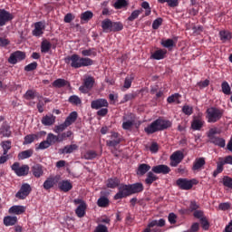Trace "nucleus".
<instances>
[{
	"mask_svg": "<svg viewBox=\"0 0 232 232\" xmlns=\"http://www.w3.org/2000/svg\"><path fill=\"white\" fill-rule=\"evenodd\" d=\"M12 19H14V14L5 9H0V26H5Z\"/></svg>",
	"mask_w": 232,
	"mask_h": 232,
	"instance_id": "nucleus-14",
	"label": "nucleus"
},
{
	"mask_svg": "<svg viewBox=\"0 0 232 232\" xmlns=\"http://www.w3.org/2000/svg\"><path fill=\"white\" fill-rule=\"evenodd\" d=\"M93 84H95V78L90 75L85 76L83 83L79 87V90L82 93H88L93 88Z\"/></svg>",
	"mask_w": 232,
	"mask_h": 232,
	"instance_id": "nucleus-7",
	"label": "nucleus"
},
{
	"mask_svg": "<svg viewBox=\"0 0 232 232\" xmlns=\"http://www.w3.org/2000/svg\"><path fill=\"white\" fill-rule=\"evenodd\" d=\"M55 142H59V136H55L53 133H49L47 135L46 140L42 141L40 146H44V144H48V146H52V144H55Z\"/></svg>",
	"mask_w": 232,
	"mask_h": 232,
	"instance_id": "nucleus-21",
	"label": "nucleus"
},
{
	"mask_svg": "<svg viewBox=\"0 0 232 232\" xmlns=\"http://www.w3.org/2000/svg\"><path fill=\"white\" fill-rule=\"evenodd\" d=\"M124 25L121 22H112V32H121Z\"/></svg>",
	"mask_w": 232,
	"mask_h": 232,
	"instance_id": "nucleus-52",
	"label": "nucleus"
},
{
	"mask_svg": "<svg viewBox=\"0 0 232 232\" xmlns=\"http://www.w3.org/2000/svg\"><path fill=\"white\" fill-rule=\"evenodd\" d=\"M200 208V205H198L197 203V201L195 200H191L189 207H188V211H190L191 213H193V211H197L198 210V208Z\"/></svg>",
	"mask_w": 232,
	"mask_h": 232,
	"instance_id": "nucleus-56",
	"label": "nucleus"
},
{
	"mask_svg": "<svg viewBox=\"0 0 232 232\" xmlns=\"http://www.w3.org/2000/svg\"><path fill=\"white\" fill-rule=\"evenodd\" d=\"M133 82V77L132 76H127L124 81L123 87L127 90L131 88V83Z\"/></svg>",
	"mask_w": 232,
	"mask_h": 232,
	"instance_id": "nucleus-60",
	"label": "nucleus"
},
{
	"mask_svg": "<svg viewBox=\"0 0 232 232\" xmlns=\"http://www.w3.org/2000/svg\"><path fill=\"white\" fill-rule=\"evenodd\" d=\"M150 169H151V166H150L149 164H140L137 169V175H140V177H143V175H146L148 171H150Z\"/></svg>",
	"mask_w": 232,
	"mask_h": 232,
	"instance_id": "nucleus-28",
	"label": "nucleus"
},
{
	"mask_svg": "<svg viewBox=\"0 0 232 232\" xmlns=\"http://www.w3.org/2000/svg\"><path fill=\"white\" fill-rule=\"evenodd\" d=\"M127 197H131L130 185L121 184L118 187V192L116 195H114V200H121V198H126Z\"/></svg>",
	"mask_w": 232,
	"mask_h": 232,
	"instance_id": "nucleus-4",
	"label": "nucleus"
},
{
	"mask_svg": "<svg viewBox=\"0 0 232 232\" xmlns=\"http://www.w3.org/2000/svg\"><path fill=\"white\" fill-rule=\"evenodd\" d=\"M112 23L113 22L110 19H105L102 22V28L104 34H110L112 32Z\"/></svg>",
	"mask_w": 232,
	"mask_h": 232,
	"instance_id": "nucleus-26",
	"label": "nucleus"
},
{
	"mask_svg": "<svg viewBox=\"0 0 232 232\" xmlns=\"http://www.w3.org/2000/svg\"><path fill=\"white\" fill-rule=\"evenodd\" d=\"M108 106H110V103H108L106 99H97L91 102L92 110H101L102 108H108Z\"/></svg>",
	"mask_w": 232,
	"mask_h": 232,
	"instance_id": "nucleus-15",
	"label": "nucleus"
},
{
	"mask_svg": "<svg viewBox=\"0 0 232 232\" xmlns=\"http://www.w3.org/2000/svg\"><path fill=\"white\" fill-rule=\"evenodd\" d=\"M168 128H171V122L169 120L159 118L145 127L144 131L147 133V135H151L153 133H157V131H163V130H168Z\"/></svg>",
	"mask_w": 232,
	"mask_h": 232,
	"instance_id": "nucleus-2",
	"label": "nucleus"
},
{
	"mask_svg": "<svg viewBox=\"0 0 232 232\" xmlns=\"http://www.w3.org/2000/svg\"><path fill=\"white\" fill-rule=\"evenodd\" d=\"M129 188L130 190V195H135L137 193H142V191H144V185L140 182L129 184Z\"/></svg>",
	"mask_w": 232,
	"mask_h": 232,
	"instance_id": "nucleus-19",
	"label": "nucleus"
},
{
	"mask_svg": "<svg viewBox=\"0 0 232 232\" xmlns=\"http://www.w3.org/2000/svg\"><path fill=\"white\" fill-rule=\"evenodd\" d=\"M199 222L201 224V227H203V229H205V231H208V229H209V221H208V218H201L199 219Z\"/></svg>",
	"mask_w": 232,
	"mask_h": 232,
	"instance_id": "nucleus-57",
	"label": "nucleus"
},
{
	"mask_svg": "<svg viewBox=\"0 0 232 232\" xmlns=\"http://www.w3.org/2000/svg\"><path fill=\"white\" fill-rule=\"evenodd\" d=\"M170 166H172V168H177V166H179L182 160H184V153H182L180 150L175 151L170 156Z\"/></svg>",
	"mask_w": 232,
	"mask_h": 232,
	"instance_id": "nucleus-12",
	"label": "nucleus"
},
{
	"mask_svg": "<svg viewBox=\"0 0 232 232\" xmlns=\"http://www.w3.org/2000/svg\"><path fill=\"white\" fill-rule=\"evenodd\" d=\"M82 55H83V57H95L97 52H95L94 49H86L82 51Z\"/></svg>",
	"mask_w": 232,
	"mask_h": 232,
	"instance_id": "nucleus-47",
	"label": "nucleus"
},
{
	"mask_svg": "<svg viewBox=\"0 0 232 232\" xmlns=\"http://www.w3.org/2000/svg\"><path fill=\"white\" fill-rule=\"evenodd\" d=\"M32 193V186L28 183L22 184L20 189L15 194V198L19 200H24Z\"/></svg>",
	"mask_w": 232,
	"mask_h": 232,
	"instance_id": "nucleus-8",
	"label": "nucleus"
},
{
	"mask_svg": "<svg viewBox=\"0 0 232 232\" xmlns=\"http://www.w3.org/2000/svg\"><path fill=\"white\" fill-rule=\"evenodd\" d=\"M26 211V208L24 206L15 205L9 208V213L11 215H23Z\"/></svg>",
	"mask_w": 232,
	"mask_h": 232,
	"instance_id": "nucleus-24",
	"label": "nucleus"
},
{
	"mask_svg": "<svg viewBox=\"0 0 232 232\" xmlns=\"http://www.w3.org/2000/svg\"><path fill=\"white\" fill-rule=\"evenodd\" d=\"M66 84H68V82L64 79H57L53 82L54 88H63V86H66Z\"/></svg>",
	"mask_w": 232,
	"mask_h": 232,
	"instance_id": "nucleus-46",
	"label": "nucleus"
},
{
	"mask_svg": "<svg viewBox=\"0 0 232 232\" xmlns=\"http://www.w3.org/2000/svg\"><path fill=\"white\" fill-rule=\"evenodd\" d=\"M0 133H1V135H3V137H10L12 132L10 131V127L3 126L0 129Z\"/></svg>",
	"mask_w": 232,
	"mask_h": 232,
	"instance_id": "nucleus-55",
	"label": "nucleus"
},
{
	"mask_svg": "<svg viewBox=\"0 0 232 232\" xmlns=\"http://www.w3.org/2000/svg\"><path fill=\"white\" fill-rule=\"evenodd\" d=\"M206 166V159L204 158H197L193 163L192 170L198 171L202 169Z\"/></svg>",
	"mask_w": 232,
	"mask_h": 232,
	"instance_id": "nucleus-23",
	"label": "nucleus"
},
{
	"mask_svg": "<svg viewBox=\"0 0 232 232\" xmlns=\"http://www.w3.org/2000/svg\"><path fill=\"white\" fill-rule=\"evenodd\" d=\"M151 171L158 175H168L171 171V169L168 165H157L152 167Z\"/></svg>",
	"mask_w": 232,
	"mask_h": 232,
	"instance_id": "nucleus-18",
	"label": "nucleus"
},
{
	"mask_svg": "<svg viewBox=\"0 0 232 232\" xmlns=\"http://www.w3.org/2000/svg\"><path fill=\"white\" fill-rule=\"evenodd\" d=\"M219 37L223 43H226L227 41H230L231 33L228 31H221V32H219Z\"/></svg>",
	"mask_w": 232,
	"mask_h": 232,
	"instance_id": "nucleus-42",
	"label": "nucleus"
},
{
	"mask_svg": "<svg viewBox=\"0 0 232 232\" xmlns=\"http://www.w3.org/2000/svg\"><path fill=\"white\" fill-rule=\"evenodd\" d=\"M77 121V111H72L69 114V116L65 119L64 123L67 126H72L73 122Z\"/></svg>",
	"mask_w": 232,
	"mask_h": 232,
	"instance_id": "nucleus-34",
	"label": "nucleus"
},
{
	"mask_svg": "<svg viewBox=\"0 0 232 232\" xmlns=\"http://www.w3.org/2000/svg\"><path fill=\"white\" fill-rule=\"evenodd\" d=\"M213 144L216 146H226V140H224V138H215Z\"/></svg>",
	"mask_w": 232,
	"mask_h": 232,
	"instance_id": "nucleus-62",
	"label": "nucleus"
},
{
	"mask_svg": "<svg viewBox=\"0 0 232 232\" xmlns=\"http://www.w3.org/2000/svg\"><path fill=\"white\" fill-rule=\"evenodd\" d=\"M142 14V9L134 10L130 15L128 17V21H135L140 14Z\"/></svg>",
	"mask_w": 232,
	"mask_h": 232,
	"instance_id": "nucleus-50",
	"label": "nucleus"
},
{
	"mask_svg": "<svg viewBox=\"0 0 232 232\" xmlns=\"http://www.w3.org/2000/svg\"><path fill=\"white\" fill-rule=\"evenodd\" d=\"M34 155V150L29 149L27 150H24L18 154L19 160H24V159H30Z\"/></svg>",
	"mask_w": 232,
	"mask_h": 232,
	"instance_id": "nucleus-33",
	"label": "nucleus"
},
{
	"mask_svg": "<svg viewBox=\"0 0 232 232\" xmlns=\"http://www.w3.org/2000/svg\"><path fill=\"white\" fill-rule=\"evenodd\" d=\"M222 117H224V110L222 109H218L217 107H210L207 110L208 122H218V121H220Z\"/></svg>",
	"mask_w": 232,
	"mask_h": 232,
	"instance_id": "nucleus-3",
	"label": "nucleus"
},
{
	"mask_svg": "<svg viewBox=\"0 0 232 232\" xmlns=\"http://www.w3.org/2000/svg\"><path fill=\"white\" fill-rule=\"evenodd\" d=\"M161 44L164 48H173V46H175V42L172 39H167L161 41Z\"/></svg>",
	"mask_w": 232,
	"mask_h": 232,
	"instance_id": "nucleus-53",
	"label": "nucleus"
},
{
	"mask_svg": "<svg viewBox=\"0 0 232 232\" xmlns=\"http://www.w3.org/2000/svg\"><path fill=\"white\" fill-rule=\"evenodd\" d=\"M157 180H159V177H157V175L154 174L153 170L149 171L147 173V178L145 179V183L148 186H151V184H153Z\"/></svg>",
	"mask_w": 232,
	"mask_h": 232,
	"instance_id": "nucleus-29",
	"label": "nucleus"
},
{
	"mask_svg": "<svg viewBox=\"0 0 232 232\" xmlns=\"http://www.w3.org/2000/svg\"><path fill=\"white\" fill-rule=\"evenodd\" d=\"M72 133L70 130L62 134H58V140L59 142H63V140H66L68 138L72 137Z\"/></svg>",
	"mask_w": 232,
	"mask_h": 232,
	"instance_id": "nucleus-51",
	"label": "nucleus"
},
{
	"mask_svg": "<svg viewBox=\"0 0 232 232\" xmlns=\"http://www.w3.org/2000/svg\"><path fill=\"white\" fill-rule=\"evenodd\" d=\"M221 89L225 95H231V87L229 86V83L227 82H223L221 83Z\"/></svg>",
	"mask_w": 232,
	"mask_h": 232,
	"instance_id": "nucleus-45",
	"label": "nucleus"
},
{
	"mask_svg": "<svg viewBox=\"0 0 232 232\" xmlns=\"http://www.w3.org/2000/svg\"><path fill=\"white\" fill-rule=\"evenodd\" d=\"M44 135H46V131L44 130L36 132L34 134H28L24 139V145L32 144V142H35V140H39V139H41V137H44Z\"/></svg>",
	"mask_w": 232,
	"mask_h": 232,
	"instance_id": "nucleus-11",
	"label": "nucleus"
},
{
	"mask_svg": "<svg viewBox=\"0 0 232 232\" xmlns=\"http://www.w3.org/2000/svg\"><path fill=\"white\" fill-rule=\"evenodd\" d=\"M68 126L63 122L60 125L55 126L54 133H61V131H64V130H66Z\"/></svg>",
	"mask_w": 232,
	"mask_h": 232,
	"instance_id": "nucleus-61",
	"label": "nucleus"
},
{
	"mask_svg": "<svg viewBox=\"0 0 232 232\" xmlns=\"http://www.w3.org/2000/svg\"><path fill=\"white\" fill-rule=\"evenodd\" d=\"M180 94L174 93L168 97L167 102H169V104H171L173 102H175V104H180Z\"/></svg>",
	"mask_w": 232,
	"mask_h": 232,
	"instance_id": "nucleus-36",
	"label": "nucleus"
},
{
	"mask_svg": "<svg viewBox=\"0 0 232 232\" xmlns=\"http://www.w3.org/2000/svg\"><path fill=\"white\" fill-rule=\"evenodd\" d=\"M158 3H160L161 5L164 3H168L170 8H175V6H179V0H158Z\"/></svg>",
	"mask_w": 232,
	"mask_h": 232,
	"instance_id": "nucleus-48",
	"label": "nucleus"
},
{
	"mask_svg": "<svg viewBox=\"0 0 232 232\" xmlns=\"http://www.w3.org/2000/svg\"><path fill=\"white\" fill-rule=\"evenodd\" d=\"M122 125L121 128L123 130H131L133 128V125L135 124V118L131 114L124 115L122 118Z\"/></svg>",
	"mask_w": 232,
	"mask_h": 232,
	"instance_id": "nucleus-13",
	"label": "nucleus"
},
{
	"mask_svg": "<svg viewBox=\"0 0 232 232\" xmlns=\"http://www.w3.org/2000/svg\"><path fill=\"white\" fill-rule=\"evenodd\" d=\"M46 26L43 22H36L34 23V29L32 32L34 37H41L43 34H44V29Z\"/></svg>",
	"mask_w": 232,
	"mask_h": 232,
	"instance_id": "nucleus-17",
	"label": "nucleus"
},
{
	"mask_svg": "<svg viewBox=\"0 0 232 232\" xmlns=\"http://www.w3.org/2000/svg\"><path fill=\"white\" fill-rule=\"evenodd\" d=\"M69 102L71 104H74V106H79V104H82V101L77 95H72L69 97Z\"/></svg>",
	"mask_w": 232,
	"mask_h": 232,
	"instance_id": "nucleus-44",
	"label": "nucleus"
},
{
	"mask_svg": "<svg viewBox=\"0 0 232 232\" xmlns=\"http://www.w3.org/2000/svg\"><path fill=\"white\" fill-rule=\"evenodd\" d=\"M94 232H108V227L100 224L95 227Z\"/></svg>",
	"mask_w": 232,
	"mask_h": 232,
	"instance_id": "nucleus-64",
	"label": "nucleus"
},
{
	"mask_svg": "<svg viewBox=\"0 0 232 232\" xmlns=\"http://www.w3.org/2000/svg\"><path fill=\"white\" fill-rule=\"evenodd\" d=\"M93 17V13L92 11H85L81 14L82 21H90Z\"/></svg>",
	"mask_w": 232,
	"mask_h": 232,
	"instance_id": "nucleus-49",
	"label": "nucleus"
},
{
	"mask_svg": "<svg viewBox=\"0 0 232 232\" xmlns=\"http://www.w3.org/2000/svg\"><path fill=\"white\" fill-rule=\"evenodd\" d=\"M11 169L14 171L17 177H26V175H28L30 171V167L28 165H23L21 167V164L19 162H14L12 165Z\"/></svg>",
	"mask_w": 232,
	"mask_h": 232,
	"instance_id": "nucleus-5",
	"label": "nucleus"
},
{
	"mask_svg": "<svg viewBox=\"0 0 232 232\" xmlns=\"http://www.w3.org/2000/svg\"><path fill=\"white\" fill-rule=\"evenodd\" d=\"M32 172L34 177H36V179H39L43 177L44 170H43V166L36 164L32 168Z\"/></svg>",
	"mask_w": 232,
	"mask_h": 232,
	"instance_id": "nucleus-32",
	"label": "nucleus"
},
{
	"mask_svg": "<svg viewBox=\"0 0 232 232\" xmlns=\"http://www.w3.org/2000/svg\"><path fill=\"white\" fill-rule=\"evenodd\" d=\"M42 124L44 126H53V124H55V116L53 114L44 116L42 118Z\"/></svg>",
	"mask_w": 232,
	"mask_h": 232,
	"instance_id": "nucleus-27",
	"label": "nucleus"
},
{
	"mask_svg": "<svg viewBox=\"0 0 232 232\" xmlns=\"http://www.w3.org/2000/svg\"><path fill=\"white\" fill-rule=\"evenodd\" d=\"M141 7L145 10V15H150L151 14V7H150V3L148 2H142Z\"/></svg>",
	"mask_w": 232,
	"mask_h": 232,
	"instance_id": "nucleus-58",
	"label": "nucleus"
},
{
	"mask_svg": "<svg viewBox=\"0 0 232 232\" xmlns=\"http://www.w3.org/2000/svg\"><path fill=\"white\" fill-rule=\"evenodd\" d=\"M97 206L99 208H108L110 206V199L106 197H101L97 201Z\"/></svg>",
	"mask_w": 232,
	"mask_h": 232,
	"instance_id": "nucleus-41",
	"label": "nucleus"
},
{
	"mask_svg": "<svg viewBox=\"0 0 232 232\" xmlns=\"http://www.w3.org/2000/svg\"><path fill=\"white\" fill-rule=\"evenodd\" d=\"M177 186L179 187V189H183L185 191H188L193 188V185L195 184V179H182L179 178L176 181Z\"/></svg>",
	"mask_w": 232,
	"mask_h": 232,
	"instance_id": "nucleus-10",
	"label": "nucleus"
},
{
	"mask_svg": "<svg viewBox=\"0 0 232 232\" xmlns=\"http://www.w3.org/2000/svg\"><path fill=\"white\" fill-rule=\"evenodd\" d=\"M204 126V121L202 119H194L191 123L192 130H198Z\"/></svg>",
	"mask_w": 232,
	"mask_h": 232,
	"instance_id": "nucleus-38",
	"label": "nucleus"
},
{
	"mask_svg": "<svg viewBox=\"0 0 232 232\" xmlns=\"http://www.w3.org/2000/svg\"><path fill=\"white\" fill-rule=\"evenodd\" d=\"M58 188L60 191H63V193H68L73 188L72 182L70 180H62L58 183Z\"/></svg>",
	"mask_w": 232,
	"mask_h": 232,
	"instance_id": "nucleus-20",
	"label": "nucleus"
},
{
	"mask_svg": "<svg viewBox=\"0 0 232 232\" xmlns=\"http://www.w3.org/2000/svg\"><path fill=\"white\" fill-rule=\"evenodd\" d=\"M129 5L130 3L128 2V0H116L113 6L116 10H121L122 8H126V6H128Z\"/></svg>",
	"mask_w": 232,
	"mask_h": 232,
	"instance_id": "nucleus-35",
	"label": "nucleus"
},
{
	"mask_svg": "<svg viewBox=\"0 0 232 232\" xmlns=\"http://www.w3.org/2000/svg\"><path fill=\"white\" fill-rule=\"evenodd\" d=\"M37 69V62H33L24 67L25 72H34Z\"/></svg>",
	"mask_w": 232,
	"mask_h": 232,
	"instance_id": "nucleus-59",
	"label": "nucleus"
},
{
	"mask_svg": "<svg viewBox=\"0 0 232 232\" xmlns=\"http://www.w3.org/2000/svg\"><path fill=\"white\" fill-rule=\"evenodd\" d=\"M167 53H168L167 50L159 49L151 54V59H155V61H160V60L164 59V57H166Z\"/></svg>",
	"mask_w": 232,
	"mask_h": 232,
	"instance_id": "nucleus-25",
	"label": "nucleus"
},
{
	"mask_svg": "<svg viewBox=\"0 0 232 232\" xmlns=\"http://www.w3.org/2000/svg\"><path fill=\"white\" fill-rule=\"evenodd\" d=\"M4 224L6 227L10 226H15L17 224V217L15 216H6L4 218Z\"/></svg>",
	"mask_w": 232,
	"mask_h": 232,
	"instance_id": "nucleus-31",
	"label": "nucleus"
},
{
	"mask_svg": "<svg viewBox=\"0 0 232 232\" xmlns=\"http://www.w3.org/2000/svg\"><path fill=\"white\" fill-rule=\"evenodd\" d=\"M75 205L79 206L75 209V214L78 217V218H82V217H85L86 215V209L88 208V205L86 204V201L81 199V198H75L73 200Z\"/></svg>",
	"mask_w": 232,
	"mask_h": 232,
	"instance_id": "nucleus-6",
	"label": "nucleus"
},
{
	"mask_svg": "<svg viewBox=\"0 0 232 232\" xmlns=\"http://www.w3.org/2000/svg\"><path fill=\"white\" fill-rule=\"evenodd\" d=\"M223 186L232 189V178H229V176H225L223 178Z\"/></svg>",
	"mask_w": 232,
	"mask_h": 232,
	"instance_id": "nucleus-54",
	"label": "nucleus"
},
{
	"mask_svg": "<svg viewBox=\"0 0 232 232\" xmlns=\"http://www.w3.org/2000/svg\"><path fill=\"white\" fill-rule=\"evenodd\" d=\"M59 182V176H51L47 178L44 182V189H52L53 186H56Z\"/></svg>",
	"mask_w": 232,
	"mask_h": 232,
	"instance_id": "nucleus-16",
	"label": "nucleus"
},
{
	"mask_svg": "<svg viewBox=\"0 0 232 232\" xmlns=\"http://www.w3.org/2000/svg\"><path fill=\"white\" fill-rule=\"evenodd\" d=\"M106 186L111 189H115V188H119L121 186V179H119L117 177L108 179L106 181Z\"/></svg>",
	"mask_w": 232,
	"mask_h": 232,
	"instance_id": "nucleus-22",
	"label": "nucleus"
},
{
	"mask_svg": "<svg viewBox=\"0 0 232 232\" xmlns=\"http://www.w3.org/2000/svg\"><path fill=\"white\" fill-rule=\"evenodd\" d=\"M26 59V53L23 51H15L14 53H11L10 57L8 58L9 64H17V63H21V61H24Z\"/></svg>",
	"mask_w": 232,
	"mask_h": 232,
	"instance_id": "nucleus-9",
	"label": "nucleus"
},
{
	"mask_svg": "<svg viewBox=\"0 0 232 232\" xmlns=\"http://www.w3.org/2000/svg\"><path fill=\"white\" fill-rule=\"evenodd\" d=\"M84 159H86L87 160H93V159H97V157H99V154L97 151L95 150H87L84 154H83Z\"/></svg>",
	"mask_w": 232,
	"mask_h": 232,
	"instance_id": "nucleus-39",
	"label": "nucleus"
},
{
	"mask_svg": "<svg viewBox=\"0 0 232 232\" xmlns=\"http://www.w3.org/2000/svg\"><path fill=\"white\" fill-rule=\"evenodd\" d=\"M155 226H158V227H164L166 226V220L164 218H160L159 221L152 220L149 223V227H155Z\"/></svg>",
	"mask_w": 232,
	"mask_h": 232,
	"instance_id": "nucleus-40",
	"label": "nucleus"
},
{
	"mask_svg": "<svg viewBox=\"0 0 232 232\" xmlns=\"http://www.w3.org/2000/svg\"><path fill=\"white\" fill-rule=\"evenodd\" d=\"M168 220L169 222V224L173 225V224H177V216L175 213L171 212L169 214L168 216Z\"/></svg>",
	"mask_w": 232,
	"mask_h": 232,
	"instance_id": "nucleus-63",
	"label": "nucleus"
},
{
	"mask_svg": "<svg viewBox=\"0 0 232 232\" xmlns=\"http://www.w3.org/2000/svg\"><path fill=\"white\" fill-rule=\"evenodd\" d=\"M64 63L70 64L72 68L77 69L92 66L93 64V60L88 57L81 58L78 54H72L64 58Z\"/></svg>",
	"mask_w": 232,
	"mask_h": 232,
	"instance_id": "nucleus-1",
	"label": "nucleus"
},
{
	"mask_svg": "<svg viewBox=\"0 0 232 232\" xmlns=\"http://www.w3.org/2000/svg\"><path fill=\"white\" fill-rule=\"evenodd\" d=\"M52 48V43H50L48 40H44L41 44V52L42 53H48L50 52V49Z\"/></svg>",
	"mask_w": 232,
	"mask_h": 232,
	"instance_id": "nucleus-37",
	"label": "nucleus"
},
{
	"mask_svg": "<svg viewBox=\"0 0 232 232\" xmlns=\"http://www.w3.org/2000/svg\"><path fill=\"white\" fill-rule=\"evenodd\" d=\"M77 150V147L73 146H69V147H64L63 149L59 150V154L60 155H66L68 153H73V150Z\"/></svg>",
	"mask_w": 232,
	"mask_h": 232,
	"instance_id": "nucleus-43",
	"label": "nucleus"
},
{
	"mask_svg": "<svg viewBox=\"0 0 232 232\" xmlns=\"http://www.w3.org/2000/svg\"><path fill=\"white\" fill-rule=\"evenodd\" d=\"M224 166H226V164L222 160V158H219L218 162L217 163V169L213 172L214 178H217L219 173H222V171H224Z\"/></svg>",
	"mask_w": 232,
	"mask_h": 232,
	"instance_id": "nucleus-30",
	"label": "nucleus"
}]
</instances>
